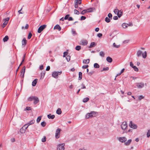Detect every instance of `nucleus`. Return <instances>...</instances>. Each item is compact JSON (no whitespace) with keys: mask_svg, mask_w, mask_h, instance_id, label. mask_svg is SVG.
<instances>
[{"mask_svg":"<svg viewBox=\"0 0 150 150\" xmlns=\"http://www.w3.org/2000/svg\"><path fill=\"white\" fill-rule=\"evenodd\" d=\"M33 101V103L35 104H37L39 102L38 98L35 96H32L29 97V101Z\"/></svg>","mask_w":150,"mask_h":150,"instance_id":"nucleus-1","label":"nucleus"},{"mask_svg":"<svg viewBox=\"0 0 150 150\" xmlns=\"http://www.w3.org/2000/svg\"><path fill=\"white\" fill-rule=\"evenodd\" d=\"M142 55L143 58H145L147 56L146 52L145 51L144 53H142V52L140 50H139L137 51V55L138 57L141 56Z\"/></svg>","mask_w":150,"mask_h":150,"instance_id":"nucleus-2","label":"nucleus"},{"mask_svg":"<svg viewBox=\"0 0 150 150\" xmlns=\"http://www.w3.org/2000/svg\"><path fill=\"white\" fill-rule=\"evenodd\" d=\"M114 12L115 14L117 15L119 18L121 17L122 15V11L121 10L119 11V10L117 8H115L114 9Z\"/></svg>","mask_w":150,"mask_h":150,"instance_id":"nucleus-3","label":"nucleus"},{"mask_svg":"<svg viewBox=\"0 0 150 150\" xmlns=\"http://www.w3.org/2000/svg\"><path fill=\"white\" fill-rule=\"evenodd\" d=\"M28 127V124H25L24 126H23L20 129V132L22 133H24L27 129Z\"/></svg>","mask_w":150,"mask_h":150,"instance_id":"nucleus-4","label":"nucleus"},{"mask_svg":"<svg viewBox=\"0 0 150 150\" xmlns=\"http://www.w3.org/2000/svg\"><path fill=\"white\" fill-rule=\"evenodd\" d=\"M65 144L64 143H62L59 144L57 145V150H64Z\"/></svg>","mask_w":150,"mask_h":150,"instance_id":"nucleus-5","label":"nucleus"},{"mask_svg":"<svg viewBox=\"0 0 150 150\" xmlns=\"http://www.w3.org/2000/svg\"><path fill=\"white\" fill-rule=\"evenodd\" d=\"M62 71L56 72L55 71L52 72V77L55 78H57L58 77V74H60L62 73Z\"/></svg>","mask_w":150,"mask_h":150,"instance_id":"nucleus-6","label":"nucleus"},{"mask_svg":"<svg viewBox=\"0 0 150 150\" xmlns=\"http://www.w3.org/2000/svg\"><path fill=\"white\" fill-rule=\"evenodd\" d=\"M61 129L59 128L57 129L55 132V137L56 138L58 139L60 137V134Z\"/></svg>","mask_w":150,"mask_h":150,"instance_id":"nucleus-7","label":"nucleus"},{"mask_svg":"<svg viewBox=\"0 0 150 150\" xmlns=\"http://www.w3.org/2000/svg\"><path fill=\"white\" fill-rule=\"evenodd\" d=\"M129 125L131 128L133 129H137V125L136 124L132 123L131 121H130Z\"/></svg>","mask_w":150,"mask_h":150,"instance_id":"nucleus-8","label":"nucleus"},{"mask_svg":"<svg viewBox=\"0 0 150 150\" xmlns=\"http://www.w3.org/2000/svg\"><path fill=\"white\" fill-rule=\"evenodd\" d=\"M96 112H91L90 113H87L86 115V118H88L90 117H93V115L96 114Z\"/></svg>","mask_w":150,"mask_h":150,"instance_id":"nucleus-9","label":"nucleus"},{"mask_svg":"<svg viewBox=\"0 0 150 150\" xmlns=\"http://www.w3.org/2000/svg\"><path fill=\"white\" fill-rule=\"evenodd\" d=\"M46 27V25H44L40 26L38 29V33H40Z\"/></svg>","mask_w":150,"mask_h":150,"instance_id":"nucleus-10","label":"nucleus"},{"mask_svg":"<svg viewBox=\"0 0 150 150\" xmlns=\"http://www.w3.org/2000/svg\"><path fill=\"white\" fill-rule=\"evenodd\" d=\"M118 140L121 142H125L127 140V139L125 137H120L118 138Z\"/></svg>","mask_w":150,"mask_h":150,"instance_id":"nucleus-11","label":"nucleus"},{"mask_svg":"<svg viewBox=\"0 0 150 150\" xmlns=\"http://www.w3.org/2000/svg\"><path fill=\"white\" fill-rule=\"evenodd\" d=\"M127 127V125L126 122H123L121 125V127L122 129L123 130H125L126 129Z\"/></svg>","mask_w":150,"mask_h":150,"instance_id":"nucleus-12","label":"nucleus"},{"mask_svg":"<svg viewBox=\"0 0 150 150\" xmlns=\"http://www.w3.org/2000/svg\"><path fill=\"white\" fill-rule=\"evenodd\" d=\"M25 69V66H24L23 67L22 70H21V76L22 77H24Z\"/></svg>","mask_w":150,"mask_h":150,"instance_id":"nucleus-13","label":"nucleus"},{"mask_svg":"<svg viewBox=\"0 0 150 150\" xmlns=\"http://www.w3.org/2000/svg\"><path fill=\"white\" fill-rule=\"evenodd\" d=\"M137 86L138 88H142L144 86V84L142 83H136Z\"/></svg>","mask_w":150,"mask_h":150,"instance_id":"nucleus-14","label":"nucleus"},{"mask_svg":"<svg viewBox=\"0 0 150 150\" xmlns=\"http://www.w3.org/2000/svg\"><path fill=\"white\" fill-rule=\"evenodd\" d=\"M88 44V41L86 40H82L80 42V44L83 45H86Z\"/></svg>","mask_w":150,"mask_h":150,"instance_id":"nucleus-15","label":"nucleus"},{"mask_svg":"<svg viewBox=\"0 0 150 150\" xmlns=\"http://www.w3.org/2000/svg\"><path fill=\"white\" fill-rule=\"evenodd\" d=\"M9 19L10 18H9L8 17L5 19H4L3 20V21H4L3 24H5L6 25L8 23V21H9Z\"/></svg>","mask_w":150,"mask_h":150,"instance_id":"nucleus-16","label":"nucleus"},{"mask_svg":"<svg viewBox=\"0 0 150 150\" xmlns=\"http://www.w3.org/2000/svg\"><path fill=\"white\" fill-rule=\"evenodd\" d=\"M95 10V8L93 7L90 8H89L87 9H86V10H87V12H88V13L93 12L94 11V10Z\"/></svg>","mask_w":150,"mask_h":150,"instance_id":"nucleus-17","label":"nucleus"},{"mask_svg":"<svg viewBox=\"0 0 150 150\" xmlns=\"http://www.w3.org/2000/svg\"><path fill=\"white\" fill-rule=\"evenodd\" d=\"M38 79H35L32 83V85L33 86H36L37 83Z\"/></svg>","mask_w":150,"mask_h":150,"instance_id":"nucleus-18","label":"nucleus"},{"mask_svg":"<svg viewBox=\"0 0 150 150\" xmlns=\"http://www.w3.org/2000/svg\"><path fill=\"white\" fill-rule=\"evenodd\" d=\"M54 29H58L59 31H60L61 30V27L59 25H57L54 27Z\"/></svg>","mask_w":150,"mask_h":150,"instance_id":"nucleus-19","label":"nucleus"},{"mask_svg":"<svg viewBox=\"0 0 150 150\" xmlns=\"http://www.w3.org/2000/svg\"><path fill=\"white\" fill-rule=\"evenodd\" d=\"M47 116L49 119H53L55 117L54 115H51L50 114L48 115Z\"/></svg>","mask_w":150,"mask_h":150,"instance_id":"nucleus-20","label":"nucleus"},{"mask_svg":"<svg viewBox=\"0 0 150 150\" xmlns=\"http://www.w3.org/2000/svg\"><path fill=\"white\" fill-rule=\"evenodd\" d=\"M132 142V140L129 139L126 142H125V144L127 146L129 145Z\"/></svg>","mask_w":150,"mask_h":150,"instance_id":"nucleus-21","label":"nucleus"},{"mask_svg":"<svg viewBox=\"0 0 150 150\" xmlns=\"http://www.w3.org/2000/svg\"><path fill=\"white\" fill-rule=\"evenodd\" d=\"M106 60L109 62L111 63L112 62V58L110 57H108L106 58Z\"/></svg>","mask_w":150,"mask_h":150,"instance_id":"nucleus-22","label":"nucleus"},{"mask_svg":"<svg viewBox=\"0 0 150 150\" xmlns=\"http://www.w3.org/2000/svg\"><path fill=\"white\" fill-rule=\"evenodd\" d=\"M90 60L89 59H84L83 60V63L85 64H88L89 63Z\"/></svg>","mask_w":150,"mask_h":150,"instance_id":"nucleus-23","label":"nucleus"},{"mask_svg":"<svg viewBox=\"0 0 150 150\" xmlns=\"http://www.w3.org/2000/svg\"><path fill=\"white\" fill-rule=\"evenodd\" d=\"M22 45H25L27 43V40L25 38H24L22 41Z\"/></svg>","mask_w":150,"mask_h":150,"instance_id":"nucleus-24","label":"nucleus"},{"mask_svg":"<svg viewBox=\"0 0 150 150\" xmlns=\"http://www.w3.org/2000/svg\"><path fill=\"white\" fill-rule=\"evenodd\" d=\"M62 113V112L61 110V109L58 108L56 111V113L58 115H60Z\"/></svg>","mask_w":150,"mask_h":150,"instance_id":"nucleus-25","label":"nucleus"},{"mask_svg":"<svg viewBox=\"0 0 150 150\" xmlns=\"http://www.w3.org/2000/svg\"><path fill=\"white\" fill-rule=\"evenodd\" d=\"M129 25L128 24H127L125 23H124L122 24V26L124 28H127Z\"/></svg>","mask_w":150,"mask_h":150,"instance_id":"nucleus-26","label":"nucleus"},{"mask_svg":"<svg viewBox=\"0 0 150 150\" xmlns=\"http://www.w3.org/2000/svg\"><path fill=\"white\" fill-rule=\"evenodd\" d=\"M105 53L103 51H101L99 53L100 55L102 57H104L105 56Z\"/></svg>","mask_w":150,"mask_h":150,"instance_id":"nucleus-27","label":"nucleus"},{"mask_svg":"<svg viewBox=\"0 0 150 150\" xmlns=\"http://www.w3.org/2000/svg\"><path fill=\"white\" fill-rule=\"evenodd\" d=\"M8 39V36H6L5 37L3 38V40L4 42H6Z\"/></svg>","mask_w":150,"mask_h":150,"instance_id":"nucleus-28","label":"nucleus"},{"mask_svg":"<svg viewBox=\"0 0 150 150\" xmlns=\"http://www.w3.org/2000/svg\"><path fill=\"white\" fill-rule=\"evenodd\" d=\"M100 67L99 65L97 63H95L94 64V67L96 68H99Z\"/></svg>","mask_w":150,"mask_h":150,"instance_id":"nucleus-29","label":"nucleus"},{"mask_svg":"<svg viewBox=\"0 0 150 150\" xmlns=\"http://www.w3.org/2000/svg\"><path fill=\"white\" fill-rule=\"evenodd\" d=\"M42 116H39L37 119V122L38 123L40 121L41 119V118H42Z\"/></svg>","mask_w":150,"mask_h":150,"instance_id":"nucleus-30","label":"nucleus"},{"mask_svg":"<svg viewBox=\"0 0 150 150\" xmlns=\"http://www.w3.org/2000/svg\"><path fill=\"white\" fill-rule=\"evenodd\" d=\"M89 100V98H88L86 97L84 98L83 100V102L84 103H86Z\"/></svg>","mask_w":150,"mask_h":150,"instance_id":"nucleus-31","label":"nucleus"},{"mask_svg":"<svg viewBox=\"0 0 150 150\" xmlns=\"http://www.w3.org/2000/svg\"><path fill=\"white\" fill-rule=\"evenodd\" d=\"M81 47L79 45L75 47L76 50L78 51L80 50L81 49Z\"/></svg>","mask_w":150,"mask_h":150,"instance_id":"nucleus-32","label":"nucleus"},{"mask_svg":"<svg viewBox=\"0 0 150 150\" xmlns=\"http://www.w3.org/2000/svg\"><path fill=\"white\" fill-rule=\"evenodd\" d=\"M82 73L81 72H79V80H80L82 79Z\"/></svg>","mask_w":150,"mask_h":150,"instance_id":"nucleus-33","label":"nucleus"},{"mask_svg":"<svg viewBox=\"0 0 150 150\" xmlns=\"http://www.w3.org/2000/svg\"><path fill=\"white\" fill-rule=\"evenodd\" d=\"M96 45L94 42H92L90 44L89 47L91 48L94 47Z\"/></svg>","mask_w":150,"mask_h":150,"instance_id":"nucleus-34","label":"nucleus"},{"mask_svg":"<svg viewBox=\"0 0 150 150\" xmlns=\"http://www.w3.org/2000/svg\"><path fill=\"white\" fill-rule=\"evenodd\" d=\"M35 122V121L34 120H32L30 122H29V125L33 124Z\"/></svg>","mask_w":150,"mask_h":150,"instance_id":"nucleus-35","label":"nucleus"},{"mask_svg":"<svg viewBox=\"0 0 150 150\" xmlns=\"http://www.w3.org/2000/svg\"><path fill=\"white\" fill-rule=\"evenodd\" d=\"M28 28V24H26L25 27L24 26H22V29L23 30L25 29H27Z\"/></svg>","mask_w":150,"mask_h":150,"instance_id":"nucleus-36","label":"nucleus"},{"mask_svg":"<svg viewBox=\"0 0 150 150\" xmlns=\"http://www.w3.org/2000/svg\"><path fill=\"white\" fill-rule=\"evenodd\" d=\"M71 31L72 34L74 35H75L77 34L76 31L74 29H72Z\"/></svg>","mask_w":150,"mask_h":150,"instance_id":"nucleus-37","label":"nucleus"},{"mask_svg":"<svg viewBox=\"0 0 150 150\" xmlns=\"http://www.w3.org/2000/svg\"><path fill=\"white\" fill-rule=\"evenodd\" d=\"M41 125L43 127H45L46 125V123L45 122L43 121L41 123Z\"/></svg>","mask_w":150,"mask_h":150,"instance_id":"nucleus-38","label":"nucleus"},{"mask_svg":"<svg viewBox=\"0 0 150 150\" xmlns=\"http://www.w3.org/2000/svg\"><path fill=\"white\" fill-rule=\"evenodd\" d=\"M133 68L134 69V70L136 71H139L138 69L135 66H133Z\"/></svg>","mask_w":150,"mask_h":150,"instance_id":"nucleus-39","label":"nucleus"},{"mask_svg":"<svg viewBox=\"0 0 150 150\" xmlns=\"http://www.w3.org/2000/svg\"><path fill=\"white\" fill-rule=\"evenodd\" d=\"M110 19H109V18H108V17H106L105 18V21L107 22V23H109L110 22Z\"/></svg>","mask_w":150,"mask_h":150,"instance_id":"nucleus-40","label":"nucleus"},{"mask_svg":"<svg viewBox=\"0 0 150 150\" xmlns=\"http://www.w3.org/2000/svg\"><path fill=\"white\" fill-rule=\"evenodd\" d=\"M87 10H83L81 13V14L82 15H84L87 12Z\"/></svg>","mask_w":150,"mask_h":150,"instance_id":"nucleus-41","label":"nucleus"},{"mask_svg":"<svg viewBox=\"0 0 150 150\" xmlns=\"http://www.w3.org/2000/svg\"><path fill=\"white\" fill-rule=\"evenodd\" d=\"M45 72L41 73V78H42V79L45 76Z\"/></svg>","mask_w":150,"mask_h":150,"instance_id":"nucleus-42","label":"nucleus"},{"mask_svg":"<svg viewBox=\"0 0 150 150\" xmlns=\"http://www.w3.org/2000/svg\"><path fill=\"white\" fill-rule=\"evenodd\" d=\"M25 54H24V56L23 57V59L22 61V62H21V64H20L19 66V67H20L21 66L22 64V63L24 62V58H25Z\"/></svg>","mask_w":150,"mask_h":150,"instance_id":"nucleus-43","label":"nucleus"},{"mask_svg":"<svg viewBox=\"0 0 150 150\" xmlns=\"http://www.w3.org/2000/svg\"><path fill=\"white\" fill-rule=\"evenodd\" d=\"M74 13L75 14L78 15L79 14V11L76 9H74Z\"/></svg>","mask_w":150,"mask_h":150,"instance_id":"nucleus-44","label":"nucleus"},{"mask_svg":"<svg viewBox=\"0 0 150 150\" xmlns=\"http://www.w3.org/2000/svg\"><path fill=\"white\" fill-rule=\"evenodd\" d=\"M66 59L68 62H69L70 59V56L69 55L67 56L66 57Z\"/></svg>","mask_w":150,"mask_h":150,"instance_id":"nucleus-45","label":"nucleus"},{"mask_svg":"<svg viewBox=\"0 0 150 150\" xmlns=\"http://www.w3.org/2000/svg\"><path fill=\"white\" fill-rule=\"evenodd\" d=\"M109 69V68L108 67H106L105 68H104L101 71H108Z\"/></svg>","mask_w":150,"mask_h":150,"instance_id":"nucleus-46","label":"nucleus"},{"mask_svg":"<svg viewBox=\"0 0 150 150\" xmlns=\"http://www.w3.org/2000/svg\"><path fill=\"white\" fill-rule=\"evenodd\" d=\"M113 46L115 47L118 48L120 46V45H117L115 44V43H114L113 44Z\"/></svg>","mask_w":150,"mask_h":150,"instance_id":"nucleus-47","label":"nucleus"},{"mask_svg":"<svg viewBox=\"0 0 150 150\" xmlns=\"http://www.w3.org/2000/svg\"><path fill=\"white\" fill-rule=\"evenodd\" d=\"M147 136L149 137L150 136V130H149L147 133Z\"/></svg>","mask_w":150,"mask_h":150,"instance_id":"nucleus-48","label":"nucleus"},{"mask_svg":"<svg viewBox=\"0 0 150 150\" xmlns=\"http://www.w3.org/2000/svg\"><path fill=\"white\" fill-rule=\"evenodd\" d=\"M69 16V15L67 14L64 17V19L65 20H67L68 19V18Z\"/></svg>","mask_w":150,"mask_h":150,"instance_id":"nucleus-49","label":"nucleus"},{"mask_svg":"<svg viewBox=\"0 0 150 150\" xmlns=\"http://www.w3.org/2000/svg\"><path fill=\"white\" fill-rule=\"evenodd\" d=\"M112 14L110 13H109L108 15V16L110 19H112Z\"/></svg>","mask_w":150,"mask_h":150,"instance_id":"nucleus-50","label":"nucleus"},{"mask_svg":"<svg viewBox=\"0 0 150 150\" xmlns=\"http://www.w3.org/2000/svg\"><path fill=\"white\" fill-rule=\"evenodd\" d=\"M81 85L82 86L81 88V89H85L86 88L84 84L83 83H82L81 84Z\"/></svg>","mask_w":150,"mask_h":150,"instance_id":"nucleus-51","label":"nucleus"},{"mask_svg":"<svg viewBox=\"0 0 150 150\" xmlns=\"http://www.w3.org/2000/svg\"><path fill=\"white\" fill-rule=\"evenodd\" d=\"M46 141V138L45 137H44V138H43L42 139V142H45Z\"/></svg>","mask_w":150,"mask_h":150,"instance_id":"nucleus-52","label":"nucleus"},{"mask_svg":"<svg viewBox=\"0 0 150 150\" xmlns=\"http://www.w3.org/2000/svg\"><path fill=\"white\" fill-rule=\"evenodd\" d=\"M68 52H65L64 53V55L63 56V57H65L66 55H67L68 54Z\"/></svg>","mask_w":150,"mask_h":150,"instance_id":"nucleus-53","label":"nucleus"},{"mask_svg":"<svg viewBox=\"0 0 150 150\" xmlns=\"http://www.w3.org/2000/svg\"><path fill=\"white\" fill-rule=\"evenodd\" d=\"M86 17L85 16H82L81 17V20H84L86 19Z\"/></svg>","mask_w":150,"mask_h":150,"instance_id":"nucleus-54","label":"nucleus"},{"mask_svg":"<svg viewBox=\"0 0 150 150\" xmlns=\"http://www.w3.org/2000/svg\"><path fill=\"white\" fill-rule=\"evenodd\" d=\"M88 67V65H83L82 66V68L83 69H86Z\"/></svg>","mask_w":150,"mask_h":150,"instance_id":"nucleus-55","label":"nucleus"},{"mask_svg":"<svg viewBox=\"0 0 150 150\" xmlns=\"http://www.w3.org/2000/svg\"><path fill=\"white\" fill-rule=\"evenodd\" d=\"M97 36L99 38H100L102 36V34L100 33H99L97 34Z\"/></svg>","mask_w":150,"mask_h":150,"instance_id":"nucleus-56","label":"nucleus"},{"mask_svg":"<svg viewBox=\"0 0 150 150\" xmlns=\"http://www.w3.org/2000/svg\"><path fill=\"white\" fill-rule=\"evenodd\" d=\"M144 98V97H143L142 96H140L139 97V100H140Z\"/></svg>","mask_w":150,"mask_h":150,"instance_id":"nucleus-57","label":"nucleus"},{"mask_svg":"<svg viewBox=\"0 0 150 150\" xmlns=\"http://www.w3.org/2000/svg\"><path fill=\"white\" fill-rule=\"evenodd\" d=\"M43 69V65H42L40 67V69L41 70H42Z\"/></svg>","mask_w":150,"mask_h":150,"instance_id":"nucleus-58","label":"nucleus"},{"mask_svg":"<svg viewBox=\"0 0 150 150\" xmlns=\"http://www.w3.org/2000/svg\"><path fill=\"white\" fill-rule=\"evenodd\" d=\"M50 69V67L49 66H48L47 67L46 70L47 71H49Z\"/></svg>","mask_w":150,"mask_h":150,"instance_id":"nucleus-59","label":"nucleus"},{"mask_svg":"<svg viewBox=\"0 0 150 150\" xmlns=\"http://www.w3.org/2000/svg\"><path fill=\"white\" fill-rule=\"evenodd\" d=\"M130 65L132 68H133V66H134L133 64V63H132V62H130Z\"/></svg>","mask_w":150,"mask_h":150,"instance_id":"nucleus-60","label":"nucleus"},{"mask_svg":"<svg viewBox=\"0 0 150 150\" xmlns=\"http://www.w3.org/2000/svg\"><path fill=\"white\" fill-rule=\"evenodd\" d=\"M32 36V34L30 33H29V39H30L31 38Z\"/></svg>","mask_w":150,"mask_h":150,"instance_id":"nucleus-61","label":"nucleus"},{"mask_svg":"<svg viewBox=\"0 0 150 150\" xmlns=\"http://www.w3.org/2000/svg\"><path fill=\"white\" fill-rule=\"evenodd\" d=\"M129 42V40H125L123 41V43H124V44L127 43H128Z\"/></svg>","mask_w":150,"mask_h":150,"instance_id":"nucleus-62","label":"nucleus"},{"mask_svg":"<svg viewBox=\"0 0 150 150\" xmlns=\"http://www.w3.org/2000/svg\"><path fill=\"white\" fill-rule=\"evenodd\" d=\"M113 19L114 20H117L118 19V17L116 16H114L113 17Z\"/></svg>","mask_w":150,"mask_h":150,"instance_id":"nucleus-63","label":"nucleus"},{"mask_svg":"<svg viewBox=\"0 0 150 150\" xmlns=\"http://www.w3.org/2000/svg\"><path fill=\"white\" fill-rule=\"evenodd\" d=\"M69 21H73V19L72 17H70L68 18Z\"/></svg>","mask_w":150,"mask_h":150,"instance_id":"nucleus-64","label":"nucleus"}]
</instances>
